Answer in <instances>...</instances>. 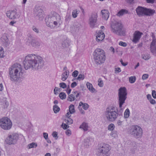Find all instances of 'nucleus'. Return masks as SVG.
Masks as SVG:
<instances>
[{
    "label": "nucleus",
    "instance_id": "e2e57ef3",
    "mask_svg": "<svg viewBox=\"0 0 156 156\" xmlns=\"http://www.w3.org/2000/svg\"><path fill=\"white\" fill-rule=\"evenodd\" d=\"M78 108L79 110L80 113L82 114H84L85 113V112L84 110H83L81 107H80V106L78 107Z\"/></svg>",
    "mask_w": 156,
    "mask_h": 156
},
{
    "label": "nucleus",
    "instance_id": "052dcab7",
    "mask_svg": "<svg viewBox=\"0 0 156 156\" xmlns=\"http://www.w3.org/2000/svg\"><path fill=\"white\" fill-rule=\"evenodd\" d=\"M149 101L151 104L153 105H155L156 104V102L154 100L152 99V98Z\"/></svg>",
    "mask_w": 156,
    "mask_h": 156
},
{
    "label": "nucleus",
    "instance_id": "4be33fe9",
    "mask_svg": "<svg viewBox=\"0 0 156 156\" xmlns=\"http://www.w3.org/2000/svg\"><path fill=\"white\" fill-rule=\"evenodd\" d=\"M69 112H68L67 114L66 115L67 116H71L70 114L74 113L75 112L74 109V106L73 105H71L69 107Z\"/></svg>",
    "mask_w": 156,
    "mask_h": 156
},
{
    "label": "nucleus",
    "instance_id": "c03bdc74",
    "mask_svg": "<svg viewBox=\"0 0 156 156\" xmlns=\"http://www.w3.org/2000/svg\"><path fill=\"white\" fill-rule=\"evenodd\" d=\"M111 136L114 138H116L117 137V134L116 131H114L111 132Z\"/></svg>",
    "mask_w": 156,
    "mask_h": 156
},
{
    "label": "nucleus",
    "instance_id": "4468645a",
    "mask_svg": "<svg viewBox=\"0 0 156 156\" xmlns=\"http://www.w3.org/2000/svg\"><path fill=\"white\" fill-rule=\"evenodd\" d=\"M146 8L141 6H138L136 9L137 15L139 16H143L145 15Z\"/></svg>",
    "mask_w": 156,
    "mask_h": 156
},
{
    "label": "nucleus",
    "instance_id": "8fccbe9b",
    "mask_svg": "<svg viewBox=\"0 0 156 156\" xmlns=\"http://www.w3.org/2000/svg\"><path fill=\"white\" fill-rule=\"evenodd\" d=\"M60 87L63 88H66L67 87L66 84L64 83H59Z\"/></svg>",
    "mask_w": 156,
    "mask_h": 156
},
{
    "label": "nucleus",
    "instance_id": "393cba45",
    "mask_svg": "<svg viewBox=\"0 0 156 156\" xmlns=\"http://www.w3.org/2000/svg\"><path fill=\"white\" fill-rule=\"evenodd\" d=\"M86 86L87 88L90 92L94 93L95 91L96 90L93 87L92 84L89 82H87L86 83Z\"/></svg>",
    "mask_w": 156,
    "mask_h": 156
},
{
    "label": "nucleus",
    "instance_id": "412c9836",
    "mask_svg": "<svg viewBox=\"0 0 156 156\" xmlns=\"http://www.w3.org/2000/svg\"><path fill=\"white\" fill-rule=\"evenodd\" d=\"M101 13L103 16V18L106 20H107L109 18L108 11L107 10L104 9L101 10Z\"/></svg>",
    "mask_w": 156,
    "mask_h": 156
},
{
    "label": "nucleus",
    "instance_id": "20e7f679",
    "mask_svg": "<svg viewBox=\"0 0 156 156\" xmlns=\"http://www.w3.org/2000/svg\"><path fill=\"white\" fill-rule=\"evenodd\" d=\"M116 108L110 106L107 108L105 111V115L109 121L113 122L115 120L118 116Z\"/></svg>",
    "mask_w": 156,
    "mask_h": 156
},
{
    "label": "nucleus",
    "instance_id": "774afa93",
    "mask_svg": "<svg viewBox=\"0 0 156 156\" xmlns=\"http://www.w3.org/2000/svg\"><path fill=\"white\" fill-rule=\"evenodd\" d=\"M120 62H121L122 65L123 66H125L127 65V63H124L122 59L120 60Z\"/></svg>",
    "mask_w": 156,
    "mask_h": 156
},
{
    "label": "nucleus",
    "instance_id": "4d7b16f0",
    "mask_svg": "<svg viewBox=\"0 0 156 156\" xmlns=\"http://www.w3.org/2000/svg\"><path fill=\"white\" fill-rule=\"evenodd\" d=\"M66 134L68 136H70L71 134V132L70 130L67 129L66 131Z\"/></svg>",
    "mask_w": 156,
    "mask_h": 156
},
{
    "label": "nucleus",
    "instance_id": "e433bc0d",
    "mask_svg": "<svg viewBox=\"0 0 156 156\" xmlns=\"http://www.w3.org/2000/svg\"><path fill=\"white\" fill-rule=\"evenodd\" d=\"M130 112L129 109H126L124 113V117L125 118H128Z\"/></svg>",
    "mask_w": 156,
    "mask_h": 156
},
{
    "label": "nucleus",
    "instance_id": "39448f33",
    "mask_svg": "<svg viewBox=\"0 0 156 156\" xmlns=\"http://www.w3.org/2000/svg\"><path fill=\"white\" fill-rule=\"evenodd\" d=\"M94 58L97 64H100L103 63L105 59L104 51L100 48L96 49L94 51Z\"/></svg>",
    "mask_w": 156,
    "mask_h": 156
},
{
    "label": "nucleus",
    "instance_id": "a18cd8bd",
    "mask_svg": "<svg viewBox=\"0 0 156 156\" xmlns=\"http://www.w3.org/2000/svg\"><path fill=\"white\" fill-rule=\"evenodd\" d=\"M115 128L114 125L113 124H109L108 126V129L109 130H112Z\"/></svg>",
    "mask_w": 156,
    "mask_h": 156
},
{
    "label": "nucleus",
    "instance_id": "58836bf2",
    "mask_svg": "<svg viewBox=\"0 0 156 156\" xmlns=\"http://www.w3.org/2000/svg\"><path fill=\"white\" fill-rule=\"evenodd\" d=\"M150 50L151 52L154 55H156V46H151L150 47Z\"/></svg>",
    "mask_w": 156,
    "mask_h": 156
},
{
    "label": "nucleus",
    "instance_id": "864d4df0",
    "mask_svg": "<svg viewBox=\"0 0 156 156\" xmlns=\"http://www.w3.org/2000/svg\"><path fill=\"white\" fill-rule=\"evenodd\" d=\"M61 126L64 129H66L69 127V126L68 125H66V123H62L61 125Z\"/></svg>",
    "mask_w": 156,
    "mask_h": 156
},
{
    "label": "nucleus",
    "instance_id": "c9c22d12",
    "mask_svg": "<svg viewBox=\"0 0 156 156\" xmlns=\"http://www.w3.org/2000/svg\"><path fill=\"white\" fill-rule=\"evenodd\" d=\"M67 99L68 101L71 102L76 101V99L74 98V97L73 95L72 94L69 95Z\"/></svg>",
    "mask_w": 156,
    "mask_h": 156
},
{
    "label": "nucleus",
    "instance_id": "09e8293b",
    "mask_svg": "<svg viewBox=\"0 0 156 156\" xmlns=\"http://www.w3.org/2000/svg\"><path fill=\"white\" fill-rule=\"evenodd\" d=\"M71 18V17L70 15H67L65 17V21L66 22L68 23L70 20Z\"/></svg>",
    "mask_w": 156,
    "mask_h": 156
},
{
    "label": "nucleus",
    "instance_id": "72a5a7b5",
    "mask_svg": "<svg viewBox=\"0 0 156 156\" xmlns=\"http://www.w3.org/2000/svg\"><path fill=\"white\" fill-rule=\"evenodd\" d=\"M142 58L143 59L147 60L149 59L151 57L149 54H145L142 55Z\"/></svg>",
    "mask_w": 156,
    "mask_h": 156
},
{
    "label": "nucleus",
    "instance_id": "2eb2a0df",
    "mask_svg": "<svg viewBox=\"0 0 156 156\" xmlns=\"http://www.w3.org/2000/svg\"><path fill=\"white\" fill-rule=\"evenodd\" d=\"M142 34H143L142 33L139 31H135L133 34V41L135 43L138 42Z\"/></svg>",
    "mask_w": 156,
    "mask_h": 156
},
{
    "label": "nucleus",
    "instance_id": "7ed1b4c3",
    "mask_svg": "<svg viewBox=\"0 0 156 156\" xmlns=\"http://www.w3.org/2000/svg\"><path fill=\"white\" fill-rule=\"evenodd\" d=\"M45 20L47 26L51 29L59 27L62 23L60 15L55 12L46 17Z\"/></svg>",
    "mask_w": 156,
    "mask_h": 156
},
{
    "label": "nucleus",
    "instance_id": "f257e3e1",
    "mask_svg": "<svg viewBox=\"0 0 156 156\" xmlns=\"http://www.w3.org/2000/svg\"><path fill=\"white\" fill-rule=\"evenodd\" d=\"M23 64L26 70L31 68L36 70L41 69L44 65V62L42 57L40 56L29 54L25 57Z\"/></svg>",
    "mask_w": 156,
    "mask_h": 156
},
{
    "label": "nucleus",
    "instance_id": "680f3d73",
    "mask_svg": "<svg viewBox=\"0 0 156 156\" xmlns=\"http://www.w3.org/2000/svg\"><path fill=\"white\" fill-rule=\"evenodd\" d=\"M32 30L34 31H35V32H36L37 33H39V30L36 27L34 26V27H32Z\"/></svg>",
    "mask_w": 156,
    "mask_h": 156
},
{
    "label": "nucleus",
    "instance_id": "2f4dec72",
    "mask_svg": "<svg viewBox=\"0 0 156 156\" xmlns=\"http://www.w3.org/2000/svg\"><path fill=\"white\" fill-rule=\"evenodd\" d=\"M84 145L86 146V147H87L90 145V138L88 137L85 138L84 140Z\"/></svg>",
    "mask_w": 156,
    "mask_h": 156
},
{
    "label": "nucleus",
    "instance_id": "0eeeda50",
    "mask_svg": "<svg viewBox=\"0 0 156 156\" xmlns=\"http://www.w3.org/2000/svg\"><path fill=\"white\" fill-rule=\"evenodd\" d=\"M127 91L125 87H121L119 89V103L120 112H121L123 110L122 105L125 103V101L127 98Z\"/></svg>",
    "mask_w": 156,
    "mask_h": 156
},
{
    "label": "nucleus",
    "instance_id": "ea45409f",
    "mask_svg": "<svg viewBox=\"0 0 156 156\" xmlns=\"http://www.w3.org/2000/svg\"><path fill=\"white\" fill-rule=\"evenodd\" d=\"M59 97L60 99L63 100L66 98V95L65 93L62 92L59 94Z\"/></svg>",
    "mask_w": 156,
    "mask_h": 156
},
{
    "label": "nucleus",
    "instance_id": "6ab92c4d",
    "mask_svg": "<svg viewBox=\"0 0 156 156\" xmlns=\"http://www.w3.org/2000/svg\"><path fill=\"white\" fill-rule=\"evenodd\" d=\"M81 27V25L79 23H77L74 24V26L71 27V30L73 32H78Z\"/></svg>",
    "mask_w": 156,
    "mask_h": 156
},
{
    "label": "nucleus",
    "instance_id": "f8f14e48",
    "mask_svg": "<svg viewBox=\"0 0 156 156\" xmlns=\"http://www.w3.org/2000/svg\"><path fill=\"white\" fill-rule=\"evenodd\" d=\"M98 14L96 12L92 13L89 19V24L90 27H94L96 24Z\"/></svg>",
    "mask_w": 156,
    "mask_h": 156
},
{
    "label": "nucleus",
    "instance_id": "7c9ffc66",
    "mask_svg": "<svg viewBox=\"0 0 156 156\" xmlns=\"http://www.w3.org/2000/svg\"><path fill=\"white\" fill-rule=\"evenodd\" d=\"M37 147V144L36 143L33 142L28 144L27 146V148L28 149H30L33 148H35Z\"/></svg>",
    "mask_w": 156,
    "mask_h": 156
},
{
    "label": "nucleus",
    "instance_id": "6e6d98bb",
    "mask_svg": "<svg viewBox=\"0 0 156 156\" xmlns=\"http://www.w3.org/2000/svg\"><path fill=\"white\" fill-rule=\"evenodd\" d=\"M119 44L120 45L124 47H126L127 45V44L126 43L122 41H120L119 42Z\"/></svg>",
    "mask_w": 156,
    "mask_h": 156
},
{
    "label": "nucleus",
    "instance_id": "bb28decb",
    "mask_svg": "<svg viewBox=\"0 0 156 156\" xmlns=\"http://www.w3.org/2000/svg\"><path fill=\"white\" fill-rule=\"evenodd\" d=\"M79 128L80 129H83L84 131H87L88 128V124L85 122H83L80 126Z\"/></svg>",
    "mask_w": 156,
    "mask_h": 156
},
{
    "label": "nucleus",
    "instance_id": "a19ab883",
    "mask_svg": "<svg viewBox=\"0 0 156 156\" xmlns=\"http://www.w3.org/2000/svg\"><path fill=\"white\" fill-rule=\"evenodd\" d=\"M136 80V78L135 76H131L129 78V80L131 83H134Z\"/></svg>",
    "mask_w": 156,
    "mask_h": 156
},
{
    "label": "nucleus",
    "instance_id": "de8ad7c7",
    "mask_svg": "<svg viewBox=\"0 0 156 156\" xmlns=\"http://www.w3.org/2000/svg\"><path fill=\"white\" fill-rule=\"evenodd\" d=\"M98 85L101 87H102L103 86V81L100 78H99L98 80Z\"/></svg>",
    "mask_w": 156,
    "mask_h": 156
},
{
    "label": "nucleus",
    "instance_id": "423d86ee",
    "mask_svg": "<svg viewBox=\"0 0 156 156\" xmlns=\"http://www.w3.org/2000/svg\"><path fill=\"white\" fill-rule=\"evenodd\" d=\"M111 31L113 33L119 35L123 34L122 31V26L121 23L119 22L114 20L110 23Z\"/></svg>",
    "mask_w": 156,
    "mask_h": 156
},
{
    "label": "nucleus",
    "instance_id": "a211bd4d",
    "mask_svg": "<svg viewBox=\"0 0 156 156\" xmlns=\"http://www.w3.org/2000/svg\"><path fill=\"white\" fill-rule=\"evenodd\" d=\"M16 12L15 11H9L7 12L6 15L9 18L15 19L16 18Z\"/></svg>",
    "mask_w": 156,
    "mask_h": 156
},
{
    "label": "nucleus",
    "instance_id": "5701e85b",
    "mask_svg": "<svg viewBox=\"0 0 156 156\" xmlns=\"http://www.w3.org/2000/svg\"><path fill=\"white\" fill-rule=\"evenodd\" d=\"M69 74V71L68 70H65L62 75V80L64 81L67 78Z\"/></svg>",
    "mask_w": 156,
    "mask_h": 156
},
{
    "label": "nucleus",
    "instance_id": "5fc2aeb1",
    "mask_svg": "<svg viewBox=\"0 0 156 156\" xmlns=\"http://www.w3.org/2000/svg\"><path fill=\"white\" fill-rule=\"evenodd\" d=\"M149 75L147 74H145L143 75L142 79L143 80H145L147 79L148 78Z\"/></svg>",
    "mask_w": 156,
    "mask_h": 156
},
{
    "label": "nucleus",
    "instance_id": "f3484780",
    "mask_svg": "<svg viewBox=\"0 0 156 156\" xmlns=\"http://www.w3.org/2000/svg\"><path fill=\"white\" fill-rule=\"evenodd\" d=\"M43 11L41 9H39L37 11H36L35 14L36 15V18L40 20H43Z\"/></svg>",
    "mask_w": 156,
    "mask_h": 156
},
{
    "label": "nucleus",
    "instance_id": "ddd939ff",
    "mask_svg": "<svg viewBox=\"0 0 156 156\" xmlns=\"http://www.w3.org/2000/svg\"><path fill=\"white\" fill-rule=\"evenodd\" d=\"M8 35L6 33L3 34L1 38V40L2 44L6 47L8 46L10 42L8 38Z\"/></svg>",
    "mask_w": 156,
    "mask_h": 156
},
{
    "label": "nucleus",
    "instance_id": "3c124183",
    "mask_svg": "<svg viewBox=\"0 0 156 156\" xmlns=\"http://www.w3.org/2000/svg\"><path fill=\"white\" fill-rule=\"evenodd\" d=\"M79 72L77 70H75L72 73V76L74 77H76L78 75Z\"/></svg>",
    "mask_w": 156,
    "mask_h": 156
},
{
    "label": "nucleus",
    "instance_id": "79ce46f5",
    "mask_svg": "<svg viewBox=\"0 0 156 156\" xmlns=\"http://www.w3.org/2000/svg\"><path fill=\"white\" fill-rule=\"evenodd\" d=\"M33 47H38L40 46V43L38 41L34 40V41L33 42L31 45Z\"/></svg>",
    "mask_w": 156,
    "mask_h": 156
},
{
    "label": "nucleus",
    "instance_id": "cd10ccee",
    "mask_svg": "<svg viewBox=\"0 0 156 156\" xmlns=\"http://www.w3.org/2000/svg\"><path fill=\"white\" fill-rule=\"evenodd\" d=\"M81 106H82L83 108L85 110L87 109L89 107V105L87 104L86 103H83L81 101L80 102L78 106H80V107H81Z\"/></svg>",
    "mask_w": 156,
    "mask_h": 156
},
{
    "label": "nucleus",
    "instance_id": "f704fd0d",
    "mask_svg": "<svg viewBox=\"0 0 156 156\" xmlns=\"http://www.w3.org/2000/svg\"><path fill=\"white\" fill-rule=\"evenodd\" d=\"M72 94L74 97V98L76 99V101H77V98L79 97L80 93L77 91H75L72 92Z\"/></svg>",
    "mask_w": 156,
    "mask_h": 156
},
{
    "label": "nucleus",
    "instance_id": "9d476101",
    "mask_svg": "<svg viewBox=\"0 0 156 156\" xmlns=\"http://www.w3.org/2000/svg\"><path fill=\"white\" fill-rule=\"evenodd\" d=\"M22 136V135L18 134L16 133L9 134L6 138L5 141L9 145L14 144L16 143L19 137Z\"/></svg>",
    "mask_w": 156,
    "mask_h": 156
},
{
    "label": "nucleus",
    "instance_id": "49530a36",
    "mask_svg": "<svg viewBox=\"0 0 156 156\" xmlns=\"http://www.w3.org/2000/svg\"><path fill=\"white\" fill-rule=\"evenodd\" d=\"M4 51L3 48L2 47H0V58L4 57Z\"/></svg>",
    "mask_w": 156,
    "mask_h": 156
},
{
    "label": "nucleus",
    "instance_id": "bf43d9fd",
    "mask_svg": "<svg viewBox=\"0 0 156 156\" xmlns=\"http://www.w3.org/2000/svg\"><path fill=\"white\" fill-rule=\"evenodd\" d=\"M77 85V83L76 82H73L72 83L71 85V87L73 88Z\"/></svg>",
    "mask_w": 156,
    "mask_h": 156
},
{
    "label": "nucleus",
    "instance_id": "c85d7f7f",
    "mask_svg": "<svg viewBox=\"0 0 156 156\" xmlns=\"http://www.w3.org/2000/svg\"><path fill=\"white\" fill-rule=\"evenodd\" d=\"M66 116L67 117L64 120L66 124H68V125H70L72 124L73 123V120L69 117V116H67L66 115Z\"/></svg>",
    "mask_w": 156,
    "mask_h": 156
},
{
    "label": "nucleus",
    "instance_id": "473e14b6",
    "mask_svg": "<svg viewBox=\"0 0 156 156\" xmlns=\"http://www.w3.org/2000/svg\"><path fill=\"white\" fill-rule=\"evenodd\" d=\"M78 13V11L77 9H76L73 10L72 12V16L74 18H76Z\"/></svg>",
    "mask_w": 156,
    "mask_h": 156
},
{
    "label": "nucleus",
    "instance_id": "13d9d810",
    "mask_svg": "<svg viewBox=\"0 0 156 156\" xmlns=\"http://www.w3.org/2000/svg\"><path fill=\"white\" fill-rule=\"evenodd\" d=\"M152 96L154 98H156V92L155 90L152 91Z\"/></svg>",
    "mask_w": 156,
    "mask_h": 156
},
{
    "label": "nucleus",
    "instance_id": "9b49d317",
    "mask_svg": "<svg viewBox=\"0 0 156 156\" xmlns=\"http://www.w3.org/2000/svg\"><path fill=\"white\" fill-rule=\"evenodd\" d=\"M111 149V147L108 144H103L99 148V152L101 155V156H104V155L105 156H110Z\"/></svg>",
    "mask_w": 156,
    "mask_h": 156
},
{
    "label": "nucleus",
    "instance_id": "c756f323",
    "mask_svg": "<svg viewBox=\"0 0 156 156\" xmlns=\"http://www.w3.org/2000/svg\"><path fill=\"white\" fill-rule=\"evenodd\" d=\"M69 40L66 39L64 40L62 43V45L63 48H66L69 45Z\"/></svg>",
    "mask_w": 156,
    "mask_h": 156
},
{
    "label": "nucleus",
    "instance_id": "b1692460",
    "mask_svg": "<svg viewBox=\"0 0 156 156\" xmlns=\"http://www.w3.org/2000/svg\"><path fill=\"white\" fill-rule=\"evenodd\" d=\"M28 39L27 41V43H29L28 44L30 45H32L33 42L35 40L33 37L30 34H28Z\"/></svg>",
    "mask_w": 156,
    "mask_h": 156
},
{
    "label": "nucleus",
    "instance_id": "37998d69",
    "mask_svg": "<svg viewBox=\"0 0 156 156\" xmlns=\"http://www.w3.org/2000/svg\"><path fill=\"white\" fill-rule=\"evenodd\" d=\"M153 40L151 44L150 47L151 46H156V39L153 37Z\"/></svg>",
    "mask_w": 156,
    "mask_h": 156
},
{
    "label": "nucleus",
    "instance_id": "a878e982",
    "mask_svg": "<svg viewBox=\"0 0 156 156\" xmlns=\"http://www.w3.org/2000/svg\"><path fill=\"white\" fill-rule=\"evenodd\" d=\"M128 11L125 9H122L120 10L117 13V15L119 16H123V15L128 13Z\"/></svg>",
    "mask_w": 156,
    "mask_h": 156
},
{
    "label": "nucleus",
    "instance_id": "69168bd1",
    "mask_svg": "<svg viewBox=\"0 0 156 156\" xmlns=\"http://www.w3.org/2000/svg\"><path fill=\"white\" fill-rule=\"evenodd\" d=\"M52 135L54 137H56L57 136L58 133L57 132L54 131L53 132Z\"/></svg>",
    "mask_w": 156,
    "mask_h": 156
},
{
    "label": "nucleus",
    "instance_id": "6e6552de",
    "mask_svg": "<svg viewBox=\"0 0 156 156\" xmlns=\"http://www.w3.org/2000/svg\"><path fill=\"white\" fill-rule=\"evenodd\" d=\"M143 130L139 126H132L129 130V133L136 139L141 137L143 135Z\"/></svg>",
    "mask_w": 156,
    "mask_h": 156
},
{
    "label": "nucleus",
    "instance_id": "338daca9",
    "mask_svg": "<svg viewBox=\"0 0 156 156\" xmlns=\"http://www.w3.org/2000/svg\"><path fill=\"white\" fill-rule=\"evenodd\" d=\"M147 2L149 3L153 4L154 3V0H146Z\"/></svg>",
    "mask_w": 156,
    "mask_h": 156
},
{
    "label": "nucleus",
    "instance_id": "f03ea898",
    "mask_svg": "<svg viewBox=\"0 0 156 156\" xmlns=\"http://www.w3.org/2000/svg\"><path fill=\"white\" fill-rule=\"evenodd\" d=\"M9 75L11 81H20L23 76L22 66L17 63L12 65L9 68Z\"/></svg>",
    "mask_w": 156,
    "mask_h": 156
},
{
    "label": "nucleus",
    "instance_id": "aec40b11",
    "mask_svg": "<svg viewBox=\"0 0 156 156\" xmlns=\"http://www.w3.org/2000/svg\"><path fill=\"white\" fill-rule=\"evenodd\" d=\"M155 12L154 10L146 8L144 15L147 16H152Z\"/></svg>",
    "mask_w": 156,
    "mask_h": 156
},
{
    "label": "nucleus",
    "instance_id": "0e129e2a",
    "mask_svg": "<svg viewBox=\"0 0 156 156\" xmlns=\"http://www.w3.org/2000/svg\"><path fill=\"white\" fill-rule=\"evenodd\" d=\"M43 136L45 140H47L48 138V134L47 133H43Z\"/></svg>",
    "mask_w": 156,
    "mask_h": 156
},
{
    "label": "nucleus",
    "instance_id": "4c0bfd02",
    "mask_svg": "<svg viewBox=\"0 0 156 156\" xmlns=\"http://www.w3.org/2000/svg\"><path fill=\"white\" fill-rule=\"evenodd\" d=\"M53 110L55 113H57L59 111L60 109L57 105H55L53 106Z\"/></svg>",
    "mask_w": 156,
    "mask_h": 156
},
{
    "label": "nucleus",
    "instance_id": "1a4fd4ad",
    "mask_svg": "<svg viewBox=\"0 0 156 156\" xmlns=\"http://www.w3.org/2000/svg\"><path fill=\"white\" fill-rule=\"evenodd\" d=\"M12 123L10 119L7 117H3L0 119V126L5 130H8L12 127Z\"/></svg>",
    "mask_w": 156,
    "mask_h": 156
},
{
    "label": "nucleus",
    "instance_id": "603ef678",
    "mask_svg": "<svg viewBox=\"0 0 156 156\" xmlns=\"http://www.w3.org/2000/svg\"><path fill=\"white\" fill-rule=\"evenodd\" d=\"M84 78V76L82 74H80L77 79L79 80H83Z\"/></svg>",
    "mask_w": 156,
    "mask_h": 156
},
{
    "label": "nucleus",
    "instance_id": "dca6fc26",
    "mask_svg": "<svg viewBox=\"0 0 156 156\" xmlns=\"http://www.w3.org/2000/svg\"><path fill=\"white\" fill-rule=\"evenodd\" d=\"M105 38V34L102 31L98 32L96 37V40L98 42L102 41Z\"/></svg>",
    "mask_w": 156,
    "mask_h": 156
}]
</instances>
